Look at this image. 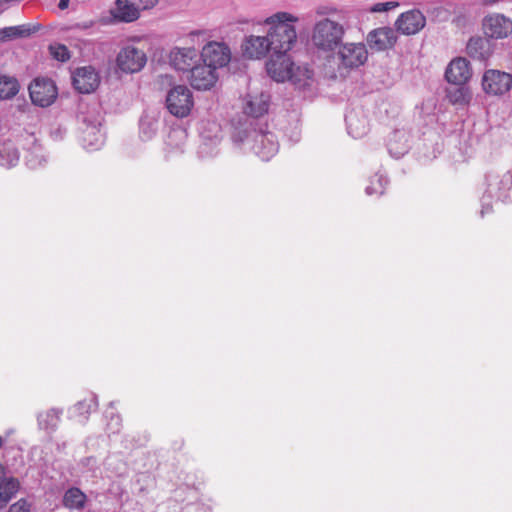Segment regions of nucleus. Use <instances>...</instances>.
<instances>
[{
  "mask_svg": "<svg viewBox=\"0 0 512 512\" xmlns=\"http://www.w3.org/2000/svg\"><path fill=\"white\" fill-rule=\"evenodd\" d=\"M388 184V179L381 173H376L371 179L369 185L365 188L367 195H382Z\"/></svg>",
  "mask_w": 512,
  "mask_h": 512,
  "instance_id": "nucleus-38",
  "label": "nucleus"
},
{
  "mask_svg": "<svg viewBox=\"0 0 512 512\" xmlns=\"http://www.w3.org/2000/svg\"><path fill=\"white\" fill-rule=\"evenodd\" d=\"M182 512H210V510L202 503H190L182 508Z\"/></svg>",
  "mask_w": 512,
  "mask_h": 512,
  "instance_id": "nucleus-43",
  "label": "nucleus"
},
{
  "mask_svg": "<svg viewBox=\"0 0 512 512\" xmlns=\"http://www.w3.org/2000/svg\"><path fill=\"white\" fill-rule=\"evenodd\" d=\"M486 190L481 197L480 216L493 211L492 200L512 202V171L490 170L485 175Z\"/></svg>",
  "mask_w": 512,
  "mask_h": 512,
  "instance_id": "nucleus-4",
  "label": "nucleus"
},
{
  "mask_svg": "<svg viewBox=\"0 0 512 512\" xmlns=\"http://www.w3.org/2000/svg\"><path fill=\"white\" fill-rule=\"evenodd\" d=\"M430 12L435 18L439 20H446L448 18V11L442 6H436Z\"/></svg>",
  "mask_w": 512,
  "mask_h": 512,
  "instance_id": "nucleus-46",
  "label": "nucleus"
},
{
  "mask_svg": "<svg viewBox=\"0 0 512 512\" xmlns=\"http://www.w3.org/2000/svg\"><path fill=\"white\" fill-rule=\"evenodd\" d=\"M158 0H135V4L137 5L139 11L151 9L156 6Z\"/></svg>",
  "mask_w": 512,
  "mask_h": 512,
  "instance_id": "nucleus-45",
  "label": "nucleus"
},
{
  "mask_svg": "<svg viewBox=\"0 0 512 512\" xmlns=\"http://www.w3.org/2000/svg\"><path fill=\"white\" fill-rule=\"evenodd\" d=\"M399 3L394 1L376 3L370 8L372 13L387 12L398 7Z\"/></svg>",
  "mask_w": 512,
  "mask_h": 512,
  "instance_id": "nucleus-40",
  "label": "nucleus"
},
{
  "mask_svg": "<svg viewBox=\"0 0 512 512\" xmlns=\"http://www.w3.org/2000/svg\"><path fill=\"white\" fill-rule=\"evenodd\" d=\"M198 52L195 48H173L169 53L170 64L178 71H190L195 65Z\"/></svg>",
  "mask_w": 512,
  "mask_h": 512,
  "instance_id": "nucleus-20",
  "label": "nucleus"
},
{
  "mask_svg": "<svg viewBox=\"0 0 512 512\" xmlns=\"http://www.w3.org/2000/svg\"><path fill=\"white\" fill-rule=\"evenodd\" d=\"M62 415L63 409L56 407L39 411L36 414L38 429L43 431L47 436H52L59 426Z\"/></svg>",
  "mask_w": 512,
  "mask_h": 512,
  "instance_id": "nucleus-22",
  "label": "nucleus"
},
{
  "mask_svg": "<svg viewBox=\"0 0 512 512\" xmlns=\"http://www.w3.org/2000/svg\"><path fill=\"white\" fill-rule=\"evenodd\" d=\"M106 422V432L108 435L117 434L122 426V419L120 415L114 409V403L111 402L109 407L105 411Z\"/></svg>",
  "mask_w": 512,
  "mask_h": 512,
  "instance_id": "nucleus-35",
  "label": "nucleus"
},
{
  "mask_svg": "<svg viewBox=\"0 0 512 512\" xmlns=\"http://www.w3.org/2000/svg\"><path fill=\"white\" fill-rule=\"evenodd\" d=\"M19 151L11 141L0 144V165L6 168L14 167L19 162Z\"/></svg>",
  "mask_w": 512,
  "mask_h": 512,
  "instance_id": "nucleus-31",
  "label": "nucleus"
},
{
  "mask_svg": "<svg viewBox=\"0 0 512 512\" xmlns=\"http://www.w3.org/2000/svg\"><path fill=\"white\" fill-rule=\"evenodd\" d=\"M298 18L288 12H277L265 19L269 26V39L272 52L288 53L297 41L294 23Z\"/></svg>",
  "mask_w": 512,
  "mask_h": 512,
  "instance_id": "nucleus-3",
  "label": "nucleus"
},
{
  "mask_svg": "<svg viewBox=\"0 0 512 512\" xmlns=\"http://www.w3.org/2000/svg\"><path fill=\"white\" fill-rule=\"evenodd\" d=\"M111 15L117 22L131 23L140 18V11L135 0H116Z\"/></svg>",
  "mask_w": 512,
  "mask_h": 512,
  "instance_id": "nucleus-25",
  "label": "nucleus"
},
{
  "mask_svg": "<svg viewBox=\"0 0 512 512\" xmlns=\"http://www.w3.org/2000/svg\"><path fill=\"white\" fill-rule=\"evenodd\" d=\"M19 82L10 76H0V99H11L19 92Z\"/></svg>",
  "mask_w": 512,
  "mask_h": 512,
  "instance_id": "nucleus-33",
  "label": "nucleus"
},
{
  "mask_svg": "<svg viewBox=\"0 0 512 512\" xmlns=\"http://www.w3.org/2000/svg\"><path fill=\"white\" fill-rule=\"evenodd\" d=\"M92 25H93V23L90 22V23L77 24L76 27L81 28V29H88V28L92 27Z\"/></svg>",
  "mask_w": 512,
  "mask_h": 512,
  "instance_id": "nucleus-50",
  "label": "nucleus"
},
{
  "mask_svg": "<svg viewBox=\"0 0 512 512\" xmlns=\"http://www.w3.org/2000/svg\"><path fill=\"white\" fill-rule=\"evenodd\" d=\"M165 107L177 118L187 117L194 107L192 91L186 85H174L166 93Z\"/></svg>",
  "mask_w": 512,
  "mask_h": 512,
  "instance_id": "nucleus-6",
  "label": "nucleus"
},
{
  "mask_svg": "<svg viewBox=\"0 0 512 512\" xmlns=\"http://www.w3.org/2000/svg\"><path fill=\"white\" fill-rule=\"evenodd\" d=\"M49 50L54 59L65 62L70 59V52L63 44H53L49 46Z\"/></svg>",
  "mask_w": 512,
  "mask_h": 512,
  "instance_id": "nucleus-39",
  "label": "nucleus"
},
{
  "mask_svg": "<svg viewBox=\"0 0 512 512\" xmlns=\"http://www.w3.org/2000/svg\"><path fill=\"white\" fill-rule=\"evenodd\" d=\"M447 98L453 105L464 106L471 100V92L464 84L447 89Z\"/></svg>",
  "mask_w": 512,
  "mask_h": 512,
  "instance_id": "nucleus-32",
  "label": "nucleus"
},
{
  "mask_svg": "<svg viewBox=\"0 0 512 512\" xmlns=\"http://www.w3.org/2000/svg\"><path fill=\"white\" fill-rule=\"evenodd\" d=\"M159 121L155 115L144 113L139 121V135L142 140H151L157 133Z\"/></svg>",
  "mask_w": 512,
  "mask_h": 512,
  "instance_id": "nucleus-30",
  "label": "nucleus"
},
{
  "mask_svg": "<svg viewBox=\"0 0 512 512\" xmlns=\"http://www.w3.org/2000/svg\"><path fill=\"white\" fill-rule=\"evenodd\" d=\"M83 467H86L88 471L92 473L93 476L96 475L98 470V462L95 457H86L81 461Z\"/></svg>",
  "mask_w": 512,
  "mask_h": 512,
  "instance_id": "nucleus-42",
  "label": "nucleus"
},
{
  "mask_svg": "<svg viewBox=\"0 0 512 512\" xmlns=\"http://www.w3.org/2000/svg\"><path fill=\"white\" fill-rule=\"evenodd\" d=\"M482 88L488 95L502 96L512 88V75L500 70H487L482 77Z\"/></svg>",
  "mask_w": 512,
  "mask_h": 512,
  "instance_id": "nucleus-8",
  "label": "nucleus"
},
{
  "mask_svg": "<svg viewBox=\"0 0 512 512\" xmlns=\"http://www.w3.org/2000/svg\"><path fill=\"white\" fill-rule=\"evenodd\" d=\"M217 79V72L204 62L203 64L194 65L190 70V84L197 90H208L212 88Z\"/></svg>",
  "mask_w": 512,
  "mask_h": 512,
  "instance_id": "nucleus-17",
  "label": "nucleus"
},
{
  "mask_svg": "<svg viewBox=\"0 0 512 512\" xmlns=\"http://www.w3.org/2000/svg\"><path fill=\"white\" fill-rule=\"evenodd\" d=\"M163 78H164L165 80H167V81H170V80H171V77H169L168 75H165Z\"/></svg>",
  "mask_w": 512,
  "mask_h": 512,
  "instance_id": "nucleus-52",
  "label": "nucleus"
},
{
  "mask_svg": "<svg viewBox=\"0 0 512 512\" xmlns=\"http://www.w3.org/2000/svg\"><path fill=\"white\" fill-rule=\"evenodd\" d=\"M3 443H4V440H3V438L0 436V448L2 447Z\"/></svg>",
  "mask_w": 512,
  "mask_h": 512,
  "instance_id": "nucleus-53",
  "label": "nucleus"
},
{
  "mask_svg": "<svg viewBox=\"0 0 512 512\" xmlns=\"http://www.w3.org/2000/svg\"><path fill=\"white\" fill-rule=\"evenodd\" d=\"M270 106V95L261 92L255 95H247L243 105V111L248 117V123L244 127H256L260 124H267L264 120Z\"/></svg>",
  "mask_w": 512,
  "mask_h": 512,
  "instance_id": "nucleus-7",
  "label": "nucleus"
},
{
  "mask_svg": "<svg viewBox=\"0 0 512 512\" xmlns=\"http://www.w3.org/2000/svg\"><path fill=\"white\" fill-rule=\"evenodd\" d=\"M287 80L299 90L309 89L313 83V71L307 67H294Z\"/></svg>",
  "mask_w": 512,
  "mask_h": 512,
  "instance_id": "nucleus-28",
  "label": "nucleus"
},
{
  "mask_svg": "<svg viewBox=\"0 0 512 512\" xmlns=\"http://www.w3.org/2000/svg\"><path fill=\"white\" fill-rule=\"evenodd\" d=\"M411 147L410 133L404 129H396L390 135L387 142L389 154L394 158H401Z\"/></svg>",
  "mask_w": 512,
  "mask_h": 512,
  "instance_id": "nucleus-23",
  "label": "nucleus"
},
{
  "mask_svg": "<svg viewBox=\"0 0 512 512\" xmlns=\"http://www.w3.org/2000/svg\"><path fill=\"white\" fill-rule=\"evenodd\" d=\"M97 407V397L95 395H90L73 406V413L77 416L83 417V419H87L88 414L95 411Z\"/></svg>",
  "mask_w": 512,
  "mask_h": 512,
  "instance_id": "nucleus-36",
  "label": "nucleus"
},
{
  "mask_svg": "<svg viewBox=\"0 0 512 512\" xmlns=\"http://www.w3.org/2000/svg\"><path fill=\"white\" fill-rule=\"evenodd\" d=\"M5 476V471H4V467L2 465H0V481L2 480V478Z\"/></svg>",
  "mask_w": 512,
  "mask_h": 512,
  "instance_id": "nucleus-51",
  "label": "nucleus"
},
{
  "mask_svg": "<svg viewBox=\"0 0 512 512\" xmlns=\"http://www.w3.org/2000/svg\"><path fill=\"white\" fill-rule=\"evenodd\" d=\"M146 62L144 51L131 45L123 47L116 58L118 68L124 73L139 72Z\"/></svg>",
  "mask_w": 512,
  "mask_h": 512,
  "instance_id": "nucleus-10",
  "label": "nucleus"
},
{
  "mask_svg": "<svg viewBox=\"0 0 512 512\" xmlns=\"http://www.w3.org/2000/svg\"><path fill=\"white\" fill-rule=\"evenodd\" d=\"M483 30L492 39L507 38L512 34V20L503 14L486 16L483 20Z\"/></svg>",
  "mask_w": 512,
  "mask_h": 512,
  "instance_id": "nucleus-16",
  "label": "nucleus"
},
{
  "mask_svg": "<svg viewBox=\"0 0 512 512\" xmlns=\"http://www.w3.org/2000/svg\"><path fill=\"white\" fill-rule=\"evenodd\" d=\"M29 94L33 104L40 107L50 106L57 97L55 83L49 78H35L29 85Z\"/></svg>",
  "mask_w": 512,
  "mask_h": 512,
  "instance_id": "nucleus-9",
  "label": "nucleus"
},
{
  "mask_svg": "<svg viewBox=\"0 0 512 512\" xmlns=\"http://www.w3.org/2000/svg\"><path fill=\"white\" fill-rule=\"evenodd\" d=\"M337 49L340 64L346 68H358L367 61L368 51L364 43H342Z\"/></svg>",
  "mask_w": 512,
  "mask_h": 512,
  "instance_id": "nucleus-12",
  "label": "nucleus"
},
{
  "mask_svg": "<svg viewBox=\"0 0 512 512\" xmlns=\"http://www.w3.org/2000/svg\"><path fill=\"white\" fill-rule=\"evenodd\" d=\"M201 59L217 72L218 68H222L229 63L231 51L224 43L209 42L202 49Z\"/></svg>",
  "mask_w": 512,
  "mask_h": 512,
  "instance_id": "nucleus-14",
  "label": "nucleus"
},
{
  "mask_svg": "<svg viewBox=\"0 0 512 512\" xmlns=\"http://www.w3.org/2000/svg\"><path fill=\"white\" fill-rule=\"evenodd\" d=\"M466 49L468 55L476 60L484 61L490 56V43L486 38L472 37Z\"/></svg>",
  "mask_w": 512,
  "mask_h": 512,
  "instance_id": "nucleus-26",
  "label": "nucleus"
},
{
  "mask_svg": "<svg viewBox=\"0 0 512 512\" xmlns=\"http://www.w3.org/2000/svg\"><path fill=\"white\" fill-rule=\"evenodd\" d=\"M338 10L329 5H320L315 9L319 17L315 21L311 32V43L318 51L334 52L343 43L346 33L344 25L334 19Z\"/></svg>",
  "mask_w": 512,
  "mask_h": 512,
  "instance_id": "nucleus-1",
  "label": "nucleus"
},
{
  "mask_svg": "<svg viewBox=\"0 0 512 512\" xmlns=\"http://www.w3.org/2000/svg\"><path fill=\"white\" fill-rule=\"evenodd\" d=\"M79 129L81 131V143L87 151L99 150L105 141L101 131L102 116L95 109L80 110L77 115Z\"/></svg>",
  "mask_w": 512,
  "mask_h": 512,
  "instance_id": "nucleus-5",
  "label": "nucleus"
},
{
  "mask_svg": "<svg viewBox=\"0 0 512 512\" xmlns=\"http://www.w3.org/2000/svg\"><path fill=\"white\" fill-rule=\"evenodd\" d=\"M243 54L250 59H261L268 53L272 54V45H270L269 32L266 36L247 37L242 44Z\"/></svg>",
  "mask_w": 512,
  "mask_h": 512,
  "instance_id": "nucleus-19",
  "label": "nucleus"
},
{
  "mask_svg": "<svg viewBox=\"0 0 512 512\" xmlns=\"http://www.w3.org/2000/svg\"><path fill=\"white\" fill-rule=\"evenodd\" d=\"M106 469L110 472L111 476L125 477L128 475V466L126 462L118 456H109L106 460Z\"/></svg>",
  "mask_w": 512,
  "mask_h": 512,
  "instance_id": "nucleus-37",
  "label": "nucleus"
},
{
  "mask_svg": "<svg viewBox=\"0 0 512 512\" xmlns=\"http://www.w3.org/2000/svg\"><path fill=\"white\" fill-rule=\"evenodd\" d=\"M87 502L86 494L78 487L68 488L62 499V504L69 510H82Z\"/></svg>",
  "mask_w": 512,
  "mask_h": 512,
  "instance_id": "nucleus-27",
  "label": "nucleus"
},
{
  "mask_svg": "<svg viewBox=\"0 0 512 512\" xmlns=\"http://www.w3.org/2000/svg\"><path fill=\"white\" fill-rule=\"evenodd\" d=\"M500 0H482V5L484 6H492L496 3H498Z\"/></svg>",
  "mask_w": 512,
  "mask_h": 512,
  "instance_id": "nucleus-49",
  "label": "nucleus"
},
{
  "mask_svg": "<svg viewBox=\"0 0 512 512\" xmlns=\"http://www.w3.org/2000/svg\"><path fill=\"white\" fill-rule=\"evenodd\" d=\"M19 482L13 477L4 476L0 481V500L9 502L18 492Z\"/></svg>",
  "mask_w": 512,
  "mask_h": 512,
  "instance_id": "nucleus-34",
  "label": "nucleus"
},
{
  "mask_svg": "<svg viewBox=\"0 0 512 512\" xmlns=\"http://www.w3.org/2000/svg\"><path fill=\"white\" fill-rule=\"evenodd\" d=\"M70 0H60L58 3V7L60 10H65L69 6Z\"/></svg>",
  "mask_w": 512,
  "mask_h": 512,
  "instance_id": "nucleus-48",
  "label": "nucleus"
},
{
  "mask_svg": "<svg viewBox=\"0 0 512 512\" xmlns=\"http://www.w3.org/2000/svg\"><path fill=\"white\" fill-rule=\"evenodd\" d=\"M36 27L29 24L10 26L0 29V42H6L17 38L28 37L36 32Z\"/></svg>",
  "mask_w": 512,
  "mask_h": 512,
  "instance_id": "nucleus-29",
  "label": "nucleus"
},
{
  "mask_svg": "<svg viewBox=\"0 0 512 512\" xmlns=\"http://www.w3.org/2000/svg\"><path fill=\"white\" fill-rule=\"evenodd\" d=\"M232 138L245 152L252 151L263 161H269L279 149L277 138L267 130V124H260L256 127H238Z\"/></svg>",
  "mask_w": 512,
  "mask_h": 512,
  "instance_id": "nucleus-2",
  "label": "nucleus"
},
{
  "mask_svg": "<svg viewBox=\"0 0 512 512\" xmlns=\"http://www.w3.org/2000/svg\"><path fill=\"white\" fill-rule=\"evenodd\" d=\"M347 132L353 138H362L369 131L367 117L362 110L352 109L345 116Z\"/></svg>",
  "mask_w": 512,
  "mask_h": 512,
  "instance_id": "nucleus-24",
  "label": "nucleus"
},
{
  "mask_svg": "<svg viewBox=\"0 0 512 512\" xmlns=\"http://www.w3.org/2000/svg\"><path fill=\"white\" fill-rule=\"evenodd\" d=\"M9 512H30V505L26 500L21 499L9 508Z\"/></svg>",
  "mask_w": 512,
  "mask_h": 512,
  "instance_id": "nucleus-44",
  "label": "nucleus"
},
{
  "mask_svg": "<svg viewBox=\"0 0 512 512\" xmlns=\"http://www.w3.org/2000/svg\"><path fill=\"white\" fill-rule=\"evenodd\" d=\"M74 88L83 94L93 92L99 85V75L91 66L77 68L72 76Z\"/></svg>",
  "mask_w": 512,
  "mask_h": 512,
  "instance_id": "nucleus-18",
  "label": "nucleus"
},
{
  "mask_svg": "<svg viewBox=\"0 0 512 512\" xmlns=\"http://www.w3.org/2000/svg\"><path fill=\"white\" fill-rule=\"evenodd\" d=\"M293 68L294 64L290 56L282 52H272L266 63L268 75L277 82L287 80Z\"/></svg>",
  "mask_w": 512,
  "mask_h": 512,
  "instance_id": "nucleus-15",
  "label": "nucleus"
},
{
  "mask_svg": "<svg viewBox=\"0 0 512 512\" xmlns=\"http://www.w3.org/2000/svg\"><path fill=\"white\" fill-rule=\"evenodd\" d=\"M426 25V17L419 9H411L401 13L395 23L396 33L412 36L418 34Z\"/></svg>",
  "mask_w": 512,
  "mask_h": 512,
  "instance_id": "nucleus-11",
  "label": "nucleus"
},
{
  "mask_svg": "<svg viewBox=\"0 0 512 512\" xmlns=\"http://www.w3.org/2000/svg\"><path fill=\"white\" fill-rule=\"evenodd\" d=\"M65 134H66V129L62 128L61 126L55 128L51 131V137L55 141L62 140L64 138Z\"/></svg>",
  "mask_w": 512,
  "mask_h": 512,
  "instance_id": "nucleus-47",
  "label": "nucleus"
},
{
  "mask_svg": "<svg viewBox=\"0 0 512 512\" xmlns=\"http://www.w3.org/2000/svg\"><path fill=\"white\" fill-rule=\"evenodd\" d=\"M45 158L43 156L39 157L37 154H35L34 152H31L29 153L27 156H26V164L28 167H30L31 169H35L39 166L42 165L43 162H45Z\"/></svg>",
  "mask_w": 512,
  "mask_h": 512,
  "instance_id": "nucleus-41",
  "label": "nucleus"
},
{
  "mask_svg": "<svg viewBox=\"0 0 512 512\" xmlns=\"http://www.w3.org/2000/svg\"><path fill=\"white\" fill-rule=\"evenodd\" d=\"M398 41L396 31L388 26L371 30L366 36L367 46L371 51L381 52L392 49Z\"/></svg>",
  "mask_w": 512,
  "mask_h": 512,
  "instance_id": "nucleus-13",
  "label": "nucleus"
},
{
  "mask_svg": "<svg viewBox=\"0 0 512 512\" xmlns=\"http://www.w3.org/2000/svg\"><path fill=\"white\" fill-rule=\"evenodd\" d=\"M470 77L469 61L462 57L452 60L445 71L446 80L454 85L465 84Z\"/></svg>",
  "mask_w": 512,
  "mask_h": 512,
  "instance_id": "nucleus-21",
  "label": "nucleus"
}]
</instances>
